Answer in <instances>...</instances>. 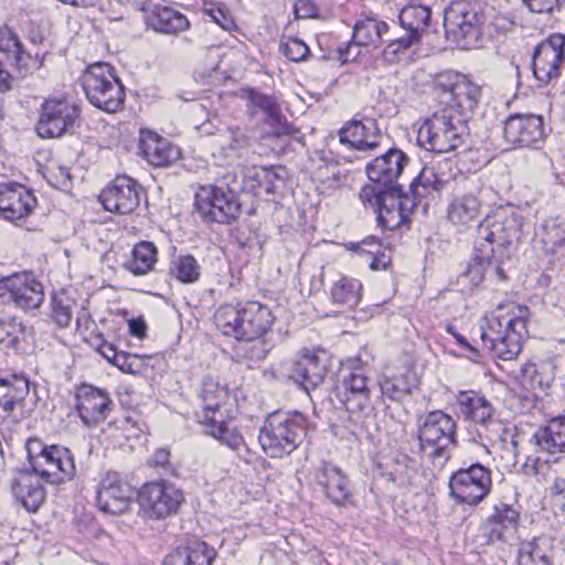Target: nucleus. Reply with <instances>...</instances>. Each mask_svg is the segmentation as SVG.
<instances>
[{
    "label": "nucleus",
    "mask_w": 565,
    "mask_h": 565,
    "mask_svg": "<svg viewBox=\"0 0 565 565\" xmlns=\"http://www.w3.org/2000/svg\"><path fill=\"white\" fill-rule=\"evenodd\" d=\"M415 205L414 199L403 194L399 188L387 189L380 207L375 212L379 225L390 231L398 228L406 222Z\"/></svg>",
    "instance_id": "nucleus-25"
},
{
    "label": "nucleus",
    "mask_w": 565,
    "mask_h": 565,
    "mask_svg": "<svg viewBox=\"0 0 565 565\" xmlns=\"http://www.w3.org/2000/svg\"><path fill=\"white\" fill-rule=\"evenodd\" d=\"M399 22L408 35L416 36V41L428 32L430 26V9L425 6H407L399 12Z\"/></svg>",
    "instance_id": "nucleus-38"
},
{
    "label": "nucleus",
    "mask_w": 565,
    "mask_h": 565,
    "mask_svg": "<svg viewBox=\"0 0 565 565\" xmlns=\"http://www.w3.org/2000/svg\"><path fill=\"white\" fill-rule=\"evenodd\" d=\"M316 481L335 505H343L350 500L348 478L337 466L323 462L316 473Z\"/></svg>",
    "instance_id": "nucleus-30"
},
{
    "label": "nucleus",
    "mask_w": 565,
    "mask_h": 565,
    "mask_svg": "<svg viewBox=\"0 0 565 565\" xmlns=\"http://www.w3.org/2000/svg\"><path fill=\"white\" fill-rule=\"evenodd\" d=\"M408 162L409 158L404 151L391 148L369 162L365 171L371 182L382 184L385 188H393Z\"/></svg>",
    "instance_id": "nucleus-24"
},
{
    "label": "nucleus",
    "mask_w": 565,
    "mask_h": 565,
    "mask_svg": "<svg viewBox=\"0 0 565 565\" xmlns=\"http://www.w3.org/2000/svg\"><path fill=\"white\" fill-rule=\"evenodd\" d=\"M438 84L452 96L462 111H472L482 96V88L460 73L439 77Z\"/></svg>",
    "instance_id": "nucleus-29"
},
{
    "label": "nucleus",
    "mask_w": 565,
    "mask_h": 565,
    "mask_svg": "<svg viewBox=\"0 0 565 565\" xmlns=\"http://www.w3.org/2000/svg\"><path fill=\"white\" fill-rule=\"evenodd\" d=\"M270 170V175H267L266 180H263V188L266 193H275L278 189V182L282 183V177L275 171L273 168H268Z\"/></svg>",
    "instance_id": "nucleus-64"
},
{
    "label": "nucleus",
    "mask_w": 565,
    "mask_h": 565,
    "mask_svg": "<svg viewBox=\"0 0 565 565\" xmlns=\"http://www.w3.org/2000/svg\"><path fill=\"white\" fill-rule=\"evenodd\" d=\"M519 565H551L550 548L537 539L523 541L518 551Z\"/></svg>",
    "instance_id": "nucleus-45"
},
{
    "label": "nucleus",
    "mask_w": 565,
    "mask_h": 565,
    "mask_svg": "<svg viewBox=\"0 0 565 565\" xmlns=\"http://www.w3.org/2000/svg\"><path fill=\"white\" fill-rule=\"evenodd\" d=\"M29 380L11 374L0 377V417L2 419L22 414L24 401L30 392Z\"/></svg>",
    "instance_id": "nucleus-27"
},
{
    "label": "nucleus",
    "mask_w": 565,
    "mask_h": 565,
    "mask_svg": "<svg viewBox=\"0 0 565 565\" xmlns=\"http://www.w3.org/2000/svg\"><path fill=\"white\" fill-rule=\"evenodd\" d=\"M488 521L491 525H498L502 529H515L519 521V512L507 503L501 502L493 507Z\"/></svg>",
    "instance_id": "nucleus-50"
},
{
    "label": "nucleus",
    "mask_w": 565,
    "mask_h": 565,
    "mask_svg": "<svg viewBox=\"0 0 565 565\" xmlns=\"http://www.w3.org/2000/svg\"><path fill=\"white\" fill-rule=\"evenodd\" d=\"M36 205V199L25 186L17 183L0 186V216L8 221L28 216Z\"/></svg>",
    "instance_id": "nucleus-26"
},
{
    "label": "nucleus",
    "mask_w": 565,
    "mask_h": 565,
    "mask_svg": "<svg viewBox=\"0 0 565 565\" xmlns=\"http://www.w3.org/2000/svg\"><path fill=\"white\" fill-rule=\"evenodd\" d=\"M387 30L388 25L384 21L374 18L360 20L354 25L353 42L356 46H377Z\"/></svg>",
    "instance_id": "nucleus-42"
},
{
    "label": "nucleus",
    "mask_w": 565,
    "mask_h": 565,
    "mask_svg": "<svg viewBox=\"0 0 565 565\" xmlns=\"http://www.w3.org/2000/svg\"><path fill=\"white\" fill-rule=\"evenodd\" d=\"M419 42L416 41V36L406 34L391 40L386 47L383 50V55L390 63H397L401 60V55L405 54L411 47L417 45Z\"/></svg>",
    "instance_id": "nucleus-51"
},
{
    "label": "nucleus",
    "mask_w": 565,
    "mask_h": 565,
    "mask_svg": "<svg viewBox=\"0 0 565 565\" xmlns=\"http://www.w3.org/2000/svg\"><path fill=\"white\" fill-rule=\"evenodd\" d=\"M457 404L466 419L486 424L492 418L493 408L491 404L475 391L460 392L457 395Z\"/></svg>",
    "instance_id": "nucleus-37"
},
{
    "label": "nucleus",
    "mask_w": 565,
    "mask_h": 565,
    "mask_svg": "<svg viewBox=\"0 0 565 565\" xmlns=\"http://www.w3.org/2000/svg\"><path fill=\"white\" fill-rule=\"evenodd\" d=\"M564 46L565 36L553 34L536 47L533 54L532 68L537 81L547 84L559 76L565 58Z\"/></svg>",
    "instance_id": "nucleus-17"
},
{
    "label": "nucleus",
    "mask_w": 565,
    "mask_h": 565,
    "mask_svg": "<svg viewBox=\"0 0 565 565\" xmlns=\"http://www.w3.org/2000/svg\"><path fill=\"white\" fill-rule=\"evenodd\" d=\"M209 188L223 190V192L232 191L233 196L237 198L241 190V183L234 171H226L215 180L214 184L207 185Z\"/></svg>",
    "instance_id": "nucleus-59"
},
{
    "label": "nucleus",
    "mask_w": 565,
    "mask_h": 565,
    "mask_svg": "<svg viewBox=\"0 0 565 565\" xmlns=\"http://www.w3.org/2000/svg\"><path fill=\"white\" fill-rule=\"evenodd\" d=\"M140 149L149 163L156 167L169 164L177 154L167 140L152 131H141Z\"/></svg>",
    "instance_id": "nucleus-35"
},
{
    "label": "nucleus",
    "mask_w": 565,
    "mask_h": 565,
    "mask_svg": "<svg viewBox=\"0 0 565 565\" xmlns=\"http://www.w3.org/2000/svg\"><path fill=\"white\" fill-rule=\"evenodd\" d=\"M544 136L543 119L533 114L510 115L503 125L504 140L514 147H535Z\"/></svg>",
    "instance_id": "nucleus-18"
},
{
    "label": "nucleus",
    "mask_w": 565,
    "mask_h": 565,
    "mask_svg": "<svg viewBox=\"0 0 565 565\" xmlns=\"http://www.w3.org/2000/svg\"><path fill=\"white\" fill-rule=\"evenodd\" d=\"M468 136V126L461 111L445 108L435 113L418 130V140L427 150L445 153L456 150Z\"/></svg>",
    "instance_id": "nucleus-6"
},
{
    "label": "nucleus",
    "mask_w": 565,
    "mask_h": 565,
    "mask_svg": "<svg viewBox=\"0 0 565 565\" xmlns=\"http://www.w3.org/2000/svg\"><path fill=\"white\" fill-rule=\"evenodd\" d=\"M51 307V316L56 324L60 328L68 327L73 317V308L71 301L64 297L53 296Z\"/></svg>",
    "instance_id": "nucleus-55"
},
{
    "label": "nucleus",
    "mask_w": 565,
    "mask_h": 565,
    "mask_svg": "<svg viewBox=\"0 0 565 565\" xmlns=\"http://www.w3.org/2000/svg\"><path fill=\"white\" fill-rule=\"evenodd\" d=\"M138 500L147 518L163 520L178 512L184 495L173 484L159 481L146 483L139 491Z\"/></svg>",
    "instance_id": "nucleus-13"
},
{
    "label": "nucleus",
    "mask_w": 565,
    "mask_h": 565,
    "mask_svg": "<svg viewBox=\"0 0 565 565\" xmlns=\"http://www.w3.org/2000/svg\"><path fill=\"white\" fill-rule=\"evenodd\" d=\"M230 141H228V153L226 157L234 161L243 157L244 152L250 147V141L245 131L239 127H231L228 129Z\"/></svg>",
    "instance_id": "nucleus-52"
},
{
    "label": "nucleus",
    "mask_w": 565,
    "mask_h": 565,
    "mask_svg": "<svg viewBox=\"0 0 565 565\" xmlns=\"http://www.w3.org/2000/svg\"><path fill=\"white\" fill-rule=\"evenodd\" d=\"M323 351L306 350L289 367V379L305 392L318 387L327 374V365L321 358Z\"/></svg>",
    "instance_id": "nucleus-23"
},
{
    "label": "nucleus",
    "mask_w": 565,
    "mask_h": 565,
    "mask_svg": "<svg viewBox=\"0 0 565 565\" xmlns=\"http://www.w3.org/2000/svg\"><path fill=\"white\" fill-rule=\"evenodd\" d=\"M420 452L434 465L443 467L450 458V448L457 444V424L443 411H433L418 425Z\"/></svg>",
    "instance_id": "nucleus-8"
},
{
    "label": "nucleus",
    "mask_w": 565,
    "mask_h": 565,
    "mask_svg": "<svg viewBox=\"0 0 565 565\" xmlns=\"http://www.w3.org/2000/svg\"><path fill=\"white\" fill-rule=\"evenodd\" d=\"M137 356L120 351L117 358H115L114 365L117 366L121 372L134 374L137 372Z\"/></svg>",
    "instance_id": "nucleus-61"
},
{
    "label": "nucleus",
    "mask_w": 565,
    "mask_h": 565,
    "mask_svg": "<svg viewBox=\"0 0 565 565\" xmlns=\"http://www.w3.org/2000/svg\"><path fill=\"white\" fill-rule=\"evenodd\" d=\"M0 52L12 60L20 71L26 73L39 67V61L23 50L20 40L13 33H9L4 42L0 44Z\"/></svg>",
    "instance_id": "nucleus-43"
},
{
    "label": "nucleus",
    "mask_w": 565,
    "mask_h": 565,
    "mask_svg": "<svg viewBox=\"0 0 565 565\" xmlns=\"http://www.w3.org/2000/svg\"><path fill=\"white\" fill-rule=\"evenodd\" d=\"M414 461L406 455L398 456L388 472V479L398 487H407L412 483L416 471Z\"/></svg>",
    "instance_id": "nucleus-49"
},
{
    "label": "nucleus",
    "mask_w": 565,
    "mask_h": 565,
    "mask_svg": "<svg viewBox=\"0 0 565 565\" xmlns=\"http://www.w3.org/2000/svg\"><path fill=\"white\" fill-rule=\"evenodd\" d=\"M339 140L351 150L370 152L380 147L382 134L375 119L353 118L339 130Z\"/></svg>",
    "instance_id": "nucleus-20"
},
{
    "label": "nucleus",
    "mask_w": 565,
    "mask_h": 565,
    "mask_svg": "<svg viewBox=\"0 0 565 565\" xmlns=\"http://www.w3.org/2000/svg\"><path fill=\"white\" fill-rule=\"evenodd\" d=\"M15 499L29 512H35L44 502L45 491L38 478L30 473H21L12 483Z\"/></svg>",
    "instance_id": "nucleus-34"
},
{
    "label": "nucleus",
    "mask_w": 565,
    "mask_h": 565,
    "mask_svg": "<svg viewBox=\"0 0 565 565\" xmlns=\"http://www.w3.org/2000/svg\"><path fill=\"white\" fill-rule=\"evenodd\" d=\"M387 189L388 188H385L382 184L372 182L371 184H366L361 189L360 200L365 206L373 209L375 213L380 207L382 199L384 194H386Z\"/></svg>",
    "instance_id": "nucleus-57"
},
{
    "label": "nucleus",
    "mask_w": 565,
    "mask_h": 565,
    "mask_svg": "<svg viewBox=\"0 0 565 565\" xmlns=\"http://www.w3.org/2000/svg\"><path fill=\"white\" fill-rule=\"evenodd\" d=\"M379 385L382 394L392 401H401L409 393V388L403 379L385 377Z\"/></svg>",
    "instance_id": "nucleus-58"
},
{
    "label": "nucleus",
    "mask_w": 565,
    "mask_h": 565,
    "mask_svg": "<svg viewBox=\"0 0 565 565\" xmlns=\"http://www.w3.org/2000/svg\"><path fill=\"white\" fill-rule=\"evenodd\" d=\"M25 450L34 473L46 482L60 484L75 476L74 458L68 448L49 446L34 437L26 440Z\"/></svg>",
    "instance_id": "nucleus-7"
},
{
    "label": "nucleus",
    "mask_w": 565,
    "mask_h": 565,
    "mask_svg": "<svg viewBox=\"0 0 565 565\" xmlns=\"http://www.w3.org/2000/svg\"><path fill=\"white\" fill-rule=\"evenodd\" d=\"M205 426V434L212 436L218 440L222 445H225L230 449L237 451L238 456L245 461H250V450L243 436L239 434L236 427L231 426L223 419V416L212 417L207 422L202 423Z\"/></svg>",
    "instance_id": "nucleus-31"
},
{
    "label": "nucleus",
    "mask_w": 565,
    "mask_h": 565,
    "mask_svg": "<svg viewBox=\"0 0 565 565\" xmlns=\"http://www.w3.org/2000/svg\"><path fill=\"white\" fill-rule=\"evenodd\" d=\"M83 88L88 102L106 113H116L124 106V86L109 64L88 66L83 75Z\"/></svg>",
    "instance_id": "nucleus-9"
},
{
    "label": "nucleus",
    "mask_w": 565,
    "mask_h": 565,
    "mask_svg": "<svg viewBox=\"0 0 565 565\" xmlns=\"http://www.w3.org/2000/svg\"><path fill=\"white\" fill-rule=\"evenodd\" d=\"M554 377V365L547 361L527 362L521 367L522 384L533 392L544 393Z\"/></svg>",
    "instance_id": "nucleus-36"
},
{
    "label": "nucleus",
    "mask_w": 565,
    "mask_h": 565,
    "mask_svg": "<svg viewBox=\"0 0 565 565\" xmlns=\"http://www.w3.org/2000/svg\"><path fill=\"white\" fill-rule=\"evenodd\" d=\"M78 117L79 109L68 100L46 99L41 106L35 129L41 138H60L73 131Z\"/></svg>",
    "instance_id": "nucleus-12"
},
{
    "label": "nucleus",
    "mask_w": 565,
    "mask_h": 565,
    "mask_svg": "<svg viewBox=\"0 0 565 565\" xmlns=\"http://www.w3.org/2000/svg\"><path fill=\"white\" fill-rule=\"evenodd\" d=\"M450 497L460 504L477 505L492 488V472L481 463L455 471L449 479Z\"/></svg>",
    "instance_id": "nucleus-11"
},
{
    "label": "nucleus",
    "mask_w": 565,
    "mask_h": 565,
    "mask_svg": "<svg viewBox=\"0 0 565 565\" xmlns=\"http://www.w3.org/2000/svg\"><path fill=\"white\" fill-rule=\"evenodd\" d=\"M274 321L271 310L258 301L222 305L214 313L215 326L223 334L247 342L264 337Z\"/></svg>",
    "instance_id": "nucleus-2"
},
{
    "label": "nucleus",
    "mask_w": 565,
    "mask_h": 565,
    "mask_svg": "<svg viewBox=\"0 0 565 565\" xmlns=\"http://www.w3.org/2000/svg\"><path fill=\"white\" fill-rule=\"evenodd\" d=\"M141 188L129 177H118L99 195L105 210L117 214H130L140 204Z\"/></svg>",
    "instance_id": "nucleus-22"
},
{
    "label": "nucleus",
    "mask_w": 565,
    "mask_h": 565,
    "mask_svg": "<svg viewBox=\"0 0 565 565\" xmlns=\"http://www.w3.org/2000/svg\"><path fill=\"white\" fill-rule=\"evenodd\" d=\"M267 175H270V170L266 167H246L243 172L244 188L258 194L263 189V180H266Z\"/></svg>",
    "instance_id": "nucleus-56"
},
{
    "label": "nucleus",
    "mask_w": 565,
    "mask_h": 565,
    "mask_svg": "<svg viewBox=\"0 0 565 565\" xmlns=\"http://www.w3.org/2000/svg\"><path fill=\"white\" fill-rule=\"evenodd\" d=\"M373 388V381L365 374L364 369L356 367L343 377L339 397L348 412L366 413L372 408Z\"/></svg>",
    "instance_id": "nucleus-21"
},
{
    "label": "nucleus",
    "mask_w": 565,
    "mask_h": 565,
    "mask_svg": "<svg viewBox=\"0 0 565 565\" xmlns=\"http://www.w3.org/2000/svg\"><path fill=\"white\" fill-rule=\"evenodd\" d=\"M170 274L182 284H194L201 277V266L192 255H179L171 262Z\"/></svg>",
    "instance_id": "nucleus-46"
},
{
    "label": "nucleus",
    "mask_w": 565,
    "mask_h": 565,
    "mask_svg": "<svg viewBox=\"0 0 565 565\" xmlns=\"http://www.w3.org/2000/svg\"><path fill=\"white\" fill-rule=\"evenodd\" d=\"M362 284L354 278L341 277L330 288L332 303L353 308L361 299Z\"/></svg>",
    "instance_id": "nucleus-41"
},
{
    "label": "nucleus",
    "mask_w": 565,
    "mask_h": 565,
    "mask_svg": "<svg viewBox=\"0 0 565 565\" xmlns=\"http://www.w3.org/2000/svg\"><path fill=\"white\" fill-rule=\"evenodd\" d=\"M481 340L486 349L503 361L515 359L522 350L521 341L526 332V321L521 316L504 313L499 306L483 318Z\"/></svg>",
    "instance_id": "nucleus-3"
},
{
    "label": "nucleus",
    "mask_w": 565,
    "mask_h": 565,
    "mask_svg": "<svg viewBox=\"0 0 565 565\" xmlns=\"http://www.w3.org/2000/svg\"><path fill=\"white\" fill-rule=\"evenodd\" d=\"M158 250L151 242H139L135 245L131 257L126 263V268L136 276L151 271L157 263Z\"/></svg>",
    "instance_id": "nucleus-40"
},
{
    "label": "nucleus",
    "mask_w": 565,
    "mask_h": 565,
    "mask_svg": "<svg viewBox=\"0 0 565 565\" xmlns=\"http://www.w3.org/2000/svg\"><path fill=\"white\" fill-rule=\"evenodd\" d=\"M280 51L291 62H302L309 54L308 45L297 38H284L280 41Z\"/></svg>",
    "instance_id": "nucleus-54"
},
{
    "label": "nucleus",
    "mask_w": 565,
    "mask_h": 565,
    "mask_svg": "<svg viewBox=\"0 0 565 565\" xmlns=\"http://www.w3.org/2000/svg\"><path fill=\"white\" fill-rule=\"evenodd\" d=\"M246 358L252 361H260L266 358L268 351L263 342L252 343L245 351Z\"/></svg>",
    "instance_id": "nucleus-63"
},
{
    "label": "nucleus",
    "mask_w": 565,
    "mask_h": 565,
    "mask_svg": "<svg viewBox=\"0 0 565 565\" xmlns=\"http://www.w3.org/2000/svg\"><path fill=\"white\" fill-rule=\"evenodd\" d=\"M24 335V326L14 317L0 319V344L15 349Z\"/></svg>",
    "instance_id": "nucleus-48"
},
{
    "label": "nucleus",
    "mask_w": 565,
    "mask_h": 565,
    "mask_svg": "<svg viewBox=\"0 0 565 565\" xmlns=\"http://www.w3.org/2000/svg\"><path fill=\"white\" fill-rule=\"evenodd\" d=\"M445 188V181L437 175L434 168H424L420 174L411 183V191L414 198H425Z\"/></svg>",
    "instance_id": "nucleus-47"
},
{
    "label": "nucleus",
    "mask_w": 565,
    "mask_h": 565,
    "mask_svg": "<svg viewBox=\"0 0 565 565\" xmlns=\"http://www.w3.org/2000/svg\"><path fill=\"white\" fill-rule=\"evenodd\" d=\"M226 391L211 377L203 380L199 398L203 411L201 423L207 422L212 417H218L220 408L226 399Z\"/></svg>",
    "instance_id": "nucleus-39"
},
{
    "label": "nucleus",
    "mask_w": 565,
    "mask_h": 565,
    "mask_svg": "<svg viewBox=\"0 0 565 565\" xmlns=\"http://www.w3.org/2000/svg\"><path fill=\"white\" fill-rule=\"evenodd\" d=\"M481 207L482 203L476 193L456 195L448 204L447 218L459 228H466L478 221Z\"/></svg>",
    "instance_id": "nucleus-32"
},
{
    "label": "nucleus",
    "mask_w": 565,
    "mask_h": 565,
    "mask_svg": "<svg viewBox=\"0 0 565 565\" xmlns=\"http://www.w3.org/2000/svg\"><path fill=\"white\" fill-rule=\"evenodd\" d=\"M195 206L205 222L228 224L241 214V204L232 191L223 192L205 185L195 194Z\"/></svg>",
    "instance_id": "nucleus-14"
},
{
    "label": "nucleus",
    "mask_w": 565,
    "mask_h": 565,
    "mask_svg": "<svg viewBox=\"0 0 565 565\" xmlns=\"http://www.w3.org/2000/svg\"><path fill=\"white\" fill-rule=\"evenodd\" d=\"M565 456V415L552 418L529 439L525 461L522 465L526 476H544L551 462Z\"/></svg>",
    "instance_id": "nucleus-5"
},
{
    "label": "nucleus",
    "mask_w": 565,
    "mask_h": 565,
    "mask_svg": "<svg viewBox=\"0 0 565 565\" xmlns=\"http://www.w3.org/2000/svg\"><path fill=\"white\" fill-rule=\"evenodd\" d=\"M216 556L214 547L194 540L184 548H177L164 558V565H211Z\"/></svg>",
    "instance_id": "nucleus-33"
},
{
    "label": "nucleus",
    "mask_w": 565,
    "mask_h": 565,
    "mask_svg": "<svg viewBox=\"0 0 565 565\" xmlns=\"http://www.w3.org/2000/svg\"><path fill=\"white\" fill-rule=\"evenodd\" d=\"M247 98L249 106L263 110L264 114L275 121L280 120L281 114L279 107L271 97L249 89L247 92Z\"/></svg>",
    "instance_id": "nucleus-53"
},
{
    "label": "nucleus",
    "mask_w": 565,
    "mask_h": 565,
    "mask_svg": "<svg viewBox=\"0 0 565 565\" xmlns=\"http://www.w3.org/2000/svg\"><path fill=\"white\" fill-rule=\"evenodd\" d=\"M532 12L552 13L555 9H559L561 3L565 0H522Z\"/></svg>",
    "instance_id": "nucleus-60"
},
{
    "label": "nucleus",
    "mask_w": 565,
    "mask_h": 565,
    "mask_svg": "<svg viewBox=\"0 0 565 565\" xmlns=\"http://www.w3.org/2000/svg\"><path fill=\"white\" fill-rule=\"evenodd\" d=\"M484 21L478 8L466 2L451 3L444 17L446 38L462 50L476 47L482 38Z\"/></svg>",
    "instance_id": "nucleus-10"
},
{
    "label": "nucleus",
    "mask_w": 565,
    "mask_h": 565,
    "mask_svg": "<svg viewBox=\"0 0 565 565\" xmlns=\"http://www.w3.org/2000/svg\"><path fill=\"white\" fill-rule=\"evenodd\" d=\"M296 18L307 19L316 14V7L311 0H297L294 7Z\"/></svg>",
    "instance_id": "nucleus-62"
},
{
    "label": "nucleus",
    "mask_w": 565,
    "mask_h": 565,
    "mask_svg": "<svg viewBox=\"0 0 565 565\" xmlns=\"http://www.w3.org/2000/svg\"><path fill=\"white\" fill-rule=\"evenodd\" d=\"M307 418L300 413L271 414L259 430L258 441L271 458L290 455L306 438Z\"/></svg>",
    "instance_id": "nucleus-4"
},
{
    "label": "nucleus",
    "mask_w": 565,
    "mask_h": 565,
    "mask_svg": "<svg viewBox=\"0 0 565 565\" xmlns=\"http://www.w3.org/2000/svg\"><path fill=\"white\" fill-rule=\"evenodd\" d=\"M520 236L513 213L498 211L488 215L477 228L472 263L463 275L478 286L486 277L505 279L502 265L510 258L509 246Z\"/></svg>",
    "instance_id": "nucleus-1"
},
{
    "label": "nucleus",
    "mask_w": 565,
    "mask_h": 565,
    "mask_svg": "<svg viewBox=\"0 0 565 565\" xmlns=\"http://www.w3.org/2000/svg\"><path fill=\"white\" fill-rule=\"evenodd\" d=\"M0 299L22 310L36 309L44 300L43 286L32 274H13L0 279Z\"/></svg>",
    "instance_id": "nucleus-15"
},
{
    "label": "nucleus",
    "mask_w": 565,
    "mask_h": 565,
    "mask_svg": "<svg viewBox=\"0 0 565 565\" xmlns=\"http://www.w3.org/2000/svg\"><path fill=\"white\" fill-rule=\"evenodd\" d=\"M113 406V399L106 390L85 383L76 387L75 412L85 427L94 428L105 422Z\"/></svg>",
    "instance_id": "nucleus-16"
},
{
    "label": "nucleus",
    "mask_w": 565,
    "mask_h": 565,
    "mask_svg": "<svg viewBox=\"0 0 565 565\" xmlns=\"http://www.w3.org/2000/svg\"><path fill=\"white\" fill-rule=\"evenodd\" d=\"M539 235L544 249L547 253H556L565 244V220L561 217L546 218Z\"/></svg>",
    "instance_id": "nucleus-44"
},
{
    "label": "nucleus",
    "mask_w": 565,
    "mask_h": 565,
    "mask_svg": "<svg viewBox=\"0 0 565 565\" xmlns=\"http://www.w3.org/2000/svg\"><path fill=\"white\" fill-rule=\"evenodd\" d=\"M132 489L115 471H107L98 486L96 501L99 509L109 514H121L128 511L131 503Z\"/></svg>",
    "instance_id": "nucleus-19"
},
{
    "label": "nucleus",
    "mask_w": 565,
    "mask_h": 565,
    "mask_svg": "<svg viewBox=\"0 0 565 565\" xmlns=\"http://www.w3.org/2000/svg\"><path fill=\"white\" fill-rule=\"evenodd\" d=\"M154 0L147 11H143L145 23L148 29L163 34H178L190 28L188 18L167 6H161Z\"/></svg>",
    "instance_id": "nucleus-28"
}]
</instances>
